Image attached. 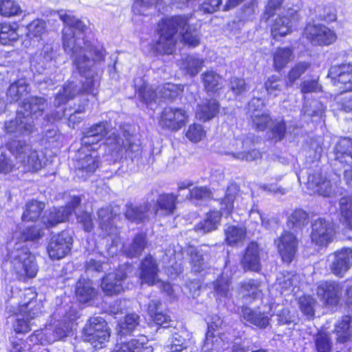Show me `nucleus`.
I'll use <instances>...</instances> for the list:
<instances>
[{"instance_id":"nucleus-1","label":"nucleus","mask_w":352,"mask_h":352,"mask_svg":"<svg viewBox=\"0 0 352 352\" xmlns=\"http://www.w3.org/2000/svg\"><path fill=\"white\" fill-rule=\"evenodd\" d=\"M60 19L65 25L63 30V45L65 51L70 54L79 74L85 78L82 81V91L92 93L98 84L97 76L92 69L94 62L102 59V51L94 47L83 38L86 25L71 13L58 12Z\"/></svg>"},{"instance_id":"nucleus-2","label":"nucleus","mask_w":352,"mask_h":352,"mask_svg":"<svg viewBox=\"0 0 352 352\" xmlns=\"http://www.w3.org/2000/svg\"><path fill=\"white\" fill-rule=\"evenodd\" d=\"M188 18L177 16L162 20L159 23L160 38L155 44V50L160 54H172L174 51L179 30L182 41L190 47H195L200 43L198 30L192 29L188 25Z\"/></svg>"},{"instance_id":"nucleus-3","label":"nucleus","mask_w":352,"mask_h":352,"mask_svg":"<svg viewBox=\"0 0 352 352\" xmlns=\"http://www.w3.org/2000/svg\"><path fill=\"white\" fill-rule=\"evenodd\" d=\"M8 148L14 156L16 164L13 162L4 154L0 155V173H7L17 166L23 167L27 171H38L43 167L42 160L38 153L32 146L25 142L16 141L10 143Z\"/></svg>"},{"instance_id":"nucleus-4","label":"nucleus","mask_w":352,"mask_h":352,"mask_svg":"<svg viewBox=\"0 0 352 352\" xmlns=\"http://www.w3.org/2000/svg\"><path fill=\"white\" fill-rule=\"evenodd\" d=\"M133 134L130 125H123L119 133L113 132L106 140V144L113 151L119 153L124 149L126 152L139 153L141 151L140 144Z\"/></svg>"},{"instance_id":"nucleus-5","label":"nucleus","mask_w":352,"mask_h":352,"mask_svg":"<svg viewBox=\"0 0 352 352\" xmlns=\"http://www.w3.org/2000/svg\"><path fill=\"white\" fill-rule=\"evenodd\" d=\"M11 263L20 278H33L37 273L34 256L26 247L17 248L10 253Z\"/></svg>"},{"instance_id":"nucleus-6","label":"nucleus","mask_w":352,"mask_h":352,"mask_svg":"<svg viewBox=\"0 0 352 352\" xmlns=\"http://www.w3.org/2000/svg\"><path fill=\"white\" fill-rule=\"evenodd\" d=\"M88 147L83 146L78 151L74 164L76 175L82 179L93 174L100 164L98 152L94 148L89 150Z\"/></svg>"},{"instance_id":"nucleus-7","label":"nucleus","mask_w":352,"mask_h":352,"mask_svg":"<svg viewBox=\"0 0 352 352\" xmlns=\"http://www.w3.org/2000/svg\"><path fill=\"white\" fill-rule=\"evenodd\" d=\"M189 115L183 108L166 107L162 111L159 124L170 131H177L188 122Z\"/></svg>"},{"instance_id":"nucleus-8","label":"nucleus","mask_w":352,"mask_h":352,"mask_svg":"<svg viewBox=\"0 0 352 352\" xmlns=\"http://www.w3.org/2000/svg\"><path fill=\"white\" fill-rule=\"evenodd\" d=\"M297 10L289 8L283 10L276 19L271 28V33L274 38L283 37L292 32V28L298 21Z\"/></svg>"},{"instance_id":"nucleus-9","label":"nucleus","mask_w":352,"mask_h":352,"mask_svg":"<svg viewBox=\"0 0 352 352\" xmlns=\"http://www.w3.org/2000/svg\"><path fill=\"white\" fill-rule=\"evenodd\" d=\"M79 197H74L65 207L54 208L42 217V223L47 228H52L67 221L74 209L80 204Z\"/></svg>"},{"instance_id":"nucleus-10","label":"nucleus","mask_w":352,"mask_h":352,"mask_svg":"<svg viewBox=\"0 0 352 352\" xmlns=\"http://www.w3.org/2000/svg\"><path fill=\"white\" fill-rule=\"evenodd\" d=\"M304 34L312 44L317 45H329L337 38L333 30L321 24H307Z\"/></svg>"},{"instance_id":"nucleus-11","label":"nucleus","mask_w":352,"mask_h":352,"mask_svg":"<svg viewBox=\"0 0 352 352\" xmlns=\"http://www.w3.org/2000/svg\"><path fill=\"white\" fill-rule=\"evenodd\" d=\"M34 128V124L28 117H25L22 110H19L16 118L5 122L3 125L4 132L14 138L30 135L33 132Z\"/></svg>"},{"instance_id":"nucleus-12","label":"nucleus","mask_w":352,"mask_h":352,"mask_svg":"<svg viewBox=\"0 0 352 352\" xmlns=\"http://www.w3.org/2000/svg\"><path fill=\"white\" fill-rule=\"evenodd\" d=\"M335 235L334 225L331 221L322 218L316 219L312 223L311 241L318 246H324L330 243Z\"/></svg>"},{"instance_id":"nucleus-13","label":"nucleus","mask_w":352,"mask_h":352,"mask_svg":"<svg viewBox=\"0 0 352 352\" xmlns=\"http://www.w3.org/2000/svg\"><path fill=\"white\" fill-rule=\"evenodd\" d=\"M72 245V238L68 232H62L54 235L48 243V255L53 260H60L69 254Z\"/></svg>"},{"instance_id":"nucleus-14","label":"nucleus","mask_w":352,"mask_h":352,"mask_svg":"<svg viewBox=\"0 0 352 352\" xmlns=\"http://www.w3.org/2000/svg\"><path fill=\"white\" fill-rule=\"evenodd\" d=\"M333 84L343 91H352V65H333L329 71Z\"/></svg>"},{"instance_id":"nucleus-15","label":"nucleus","mask_w":352,"mask_h":352,"mask_svg":"<svg viewBox=\"0 0 352 352\" xmlns=\"http://www.w3.org/2000/svg\"><path fill=\"white\" fill-rule=\"evenodd\" d=\"M274 243L284 262L291 263L297 252L298 241L290 232L285 231Z\"/></svg>"},{"instance_id":"nucleus-16","label":"nucleus","mask_w":352,"mask_h":352,"mask_svg":"<svg viewBox=\"0 0 352 352\" xmlns=\"http://www.w3.org/2000/svg\"><path fill=\"white\" fill-rule=\"evenodd\" d=\"M331 272L336 276H343L352 264V250L342 248L329 256Z\"/></svg>"},{"instance_id":"nucleus-17","label":"nucleus","mask_w":352,"mask_h":352,"mask_svg":"<svg viewBox=\"0 0 352 352\" xmlns=\"http://www.w3.org/2000/svg\"><path fill=\"white\" fill-rule=\"evenodd\" d=\"M126 278V274L124 270L120 268L103 278L101 288L106 295H117L124 290V282Z\"/></svg>"},{"instance_id":"nucleus-18","label":"nucleus","mask_w":352,"mask_h":352,"mask_svg":"<svg viewBox=\"0 0 352 352\" xmlns=\"http://www.w3.org/2000/svg\"><path fill=\"white\" fill-rule=\"evenodd\" d=\"M307 188L314 193L323 197H330L334 193L331 182L320 173L309 174Z\"/></svg>"},{"instance_id":"nucleus-19","label":"nucleus","mask_w":352,"mask_h":352,"mask_svg":"<svg viewBox=\"0 0 352 352\" xmlns=\"http://www.w3.org/2000/svg\"><path fill=\"white\" fill-rule=\"evenodd\" d=\"M261 249L255 242L250 243L241 259V265L245 270L258 272L261 270Z\"/></svg>"},{"instance_id":"nucleus-20","label":"nucleus","mask_w":352,"mask_h":352,"mask_svg":"<svg viewBox=\"0 0 352 352\" xmlns=\"http://www.w3.org/2000/svg\"><path fill=\"white\" fill-rule=\"evenodd\" d=\"M99 226L104 234L113 237V243L117 245L116 237L118 234V230L113 223V219L116 218V214L110 208H101L98 212Z\"/></svg>"},{"instance_id":"nucleus-21","label":"nucleus","mask_w":352,"mask_h":352,"mask_svg":"<svg viewBox=\"0 0 352 352\" xmlns=\"http://www.w3.org/2000/svg\"><path fill=\"white\" fill-rule=\"evenodd\" d=\"M47 107V100L42 97L34 96L25 99L21 106L25 117H28L33 124V119L42 116Z\"/></svg>"},{"instance_id":"nucleus-22","label":"nucleus","mask_w":352,"mask_h":352,"mask_svg":"<svg viewBox=\"0 0 352 352\" xmlns=\"http://www.w3.org/2000/svg\"><path fill=\"white\" fill-rule=\"evenodd\" d=\"M317 294L327 305H336L342 295V287L336 282H326L317 288Z\"/></svg>"},{"instance_id":"nucleus-23","label":"nucleus","mask_w":352,"mask_h":352,"mask_svg":"<svg viewBox=\"0 0 352 352\" xmlns=\"http://www.w3.org/2000/svg\"><path fill=\"white\" fill-rule=\"evenodd\" d=\"M109 132V124L106 122H101L92 125L85 130L81 139L82 146H91L98 144L103 140Z\"/></svg>"},{"instance_id":"nucleus-24","label":"nucleus","mask_w":352,"mask_h":352,"mask_svg":"<svg viewBox=\"0 0 352 352\" xmlns=\"http://www.w3.org/2000/svg\"><path fill=\"white\" fill-rule=\"evenodd\" d=\"M140 280L141 284L153 285L159 281L158 265L151 256H146L141 263Z\"/></svg>"},{"instance_id":"nucleus-25","label":"nucleus","mask_w":352,"mask_h":352,"mask_svg":"<svg viewBox=\"0 0 352 352\" xmlns=\"http://www.w3.org/2000/svg\"><path fill=\"white\" fill-rule=\"evenodd\" d=\"M219 111V104L214 99L202 100L197 106L196 118L203 122L208 121L214 118Z\"/></svg>"},{"instance_id":"nucleus-26","label":"nucleus","mask_w":352,"mask_h":352,"mask_svg":"<svg viewBox=\"0 0 352 352\" xmlns=\"http://www.w3.org/2000/svg\"><path fill=\"white\" fill-rule=\"evenodd\" d=\"M204 58L197 54L187 55L180 60V69L191 77L195 76L202 69Z\"/></svg>"},{"instance_id":"nucleus-27","label":"nucleus","mask_w":352,"mask_h":352,"mask_svg":"<svg viewBox=\"0 0 352 352\" xmlns=\"http://www.w3.org/2000/svg\"><path fill=\"white\" fill-rule=\"evenodd\" d=\"M336 159L342 164H352V139L342 138L337 143L335 149Z\"/></svg>"},{"instance_id":"nucleus-28","label":"nucleus","mask_w":352,"mask_h":352,"mask_svg":"<svg viewBox=\"0 0 352 352\" xmlns=\"http://www.w3.org/2000/svg\"><path fill=\"white\" fill-rule=\"evenodd\" d=\"M232 146L234 147L227 153L234 159L238 160L254 161L261 157V153L256 149H252L248 152L241 151L244 148V143L241 140H235Z\"/></svg>"},{"instance_id":"nucleus-29","label":"nucleus","mask_w":352,"mask_h":352,"mask_svg":"<svg viewBox=\"0 0 352 352\" xmlns=\"http://www.w3.org/2000/svg\"><path fill=\"white\" fill-rule=\"evenodd\" d=\"M294 58V51L288 47H277L273 53V65L274 69L279 72Z\"/></svg>"},{"instance_id":"nucleus-30","label":"nucleus","mask_w":352,"mask_h":352,"mask_svg":"<svg viewBox=\"0 0 352 352\" xmlns=\"http://www.w3.org/2000/svg\"><path fill=\"white\" fill-rule=\"evenodd\" d=\"M146 338L140 336L128 342H121L116 345L113 352H148V349L144 347Z\"/></svg>"},{"instance_id":"nucleus-31","label":"nucleus","mask_w":352,"mask_h":352,"mask_svg":"<svg viewBox=\"0 0 352 352\" xmlns=\"http://www.w3.org/2000/svg\"><path fill=\"white\" fill-rule=\"evenodd\" d=\"M28 87L29 85L25 79L14 81L8 89L7 100L10 103L19 101L29 93Z\"/></svg>"},{"instance_id":"nucleus-32","label":"nucleus","mask_w":352,"mask_h":352,"mask_svg":"<svg viewBox=\"0 0 352 352\" xmlns=\"http://www.w3.org/2000/svg\"><path fill=\"white\" fill-rule=\"evenodd\" d=\"M221 219V213L217 210L210 211L206 214L205 219L195 226L196 232L205 234L217 228Z\"/></svg>"},{"instance_id":"nucleus-33","label":"nucleus","mask_w":352,"mask_h":352,"mask_svg":"<svg viewBox=\"0 0 352 352\" xmlns=\"http://www.w3.org/2000/svg\"><path fill=\"white\" fill-rule=\"evenodd\" d=\"M243 318L259 328H265L270 323V318L265 314L245 307L242 308Z\"/></svg>"},{"instance_id":"nucleus-34","label":"nucleus","mask_w":352,"mask_h":352,"mask_svg":"<svg viewBox=\"0 0 352 352\" xmlns=\"http://www.w3.org/2000/svg\"><path fill=\"white\" fill-rule=\"evenodd\" d=\"M81 89L74 82H66L61 90L56 94L54 100L56 106H60L65 104L80 92Z\"/></svg>"},{"instance_id":"nucleus-35","label":"nucleus","mask_w":352,"mask_h":352,"mask_svg":"<svg viewBox=\"0 0 352 352\" xmlns=\"http://www.w3.org/2000/svg\"><path fill=\"white\" fill-rule=\"evenodd\" d=\"M187 253L190 256L192 270L195 272H201L208 267V263L206 261L203 250L190 246L188 248Z\"/></svg>"},{"instance_id":"nucleus-36","label":"nucleus","mask_w":352,"mask_h":352,"mask_svg":"<svg viewBox=\"0 0 352 352\" xmlns=\"http://www.w3.org/2000/svg\"><path fill=\"white\" fill-rule=\"evenodd\" d=\"M148 209L147 204L139 206L127 204L124 215L128 220L132 222H141L148 218Z\"/></svg>"},{"instance_id":"nucleus-37","label":"nucleus","mask_w":352,"mask_h":352,"mask_svg":"<svg viewBox=\"0 0 352 352\" xmlns=\"http://www.w3.org/2000/svg\"><path fill=\"white\" fill-rule=\"evenodd\" d=\"M146 243L145 235L137 234L131 244L124 245L123 252L128 257H138L145 248Z\"/></svg>"},{"instance_id":"nucleus-38","label":"nucleus","mask_w":352,"mask_h":352,"mask_svg":"<svg viewBox=\"0 0 352 352\" xmlns=\"http://www.w3.org/2000/svg\"><path fill=\"white\" fill-rule=\"evenodd\" d=\"M289 84L286 82L280 76L272 75L265 82L264 87L268 95L276 97Z\"/></svg>"},{"instance_id":"nucleus-39","label":"nucleus","mask_w":352,"mask_h":352,"mask_svg":"<svg viewBox=\"0 0 352 352\" xmlns=\"http://www.w3.org/2000/svg\"><path fill=\"white\" fill-rule=\"evenodd\" d=\"M261 282L258 280L249 279L241 283L240 292L243 297L258 298L262 293Z\"/></svg>"},{"instance_id":"nucleus-40","label":"nucleus","mask_w":352,"mask_h":352,"mask_svg":"<svg viewBox=\"0 0 352 352\" xmlns=\"http://www.w3.org/2000/svg\"><path fill=\"white\" fill-rule=\"evenodd\" d=\"M76 295L81 302H87L95 296L96 291L89 280H79L76 285Z\"/></svg>"},{"instance_id":"nucleus-41","label":"nucleus","mask_w":352,"mask_h":352,"mask_svg":"<svg viewBox=\"0 0 352 352\" xmlns=\"http://www.w3.org/2000/svg\"><path fill=\"white\" fill-rule=\"evenodd\" d=\"M339 211L344 225L352 230V197H343L340 199Z\"/></svg>"},{"instance_id":"nucleus-42","label":"nucleus","mask_w":352,"mask_h":352,"mask_svg":"<svg viewBox=\"0 0 352 352\" xmlns=\"http://www.w3.org/2000/svg\"><path fill=\"white\" fill-rule=\"evenodd\" d=\"M177 196L173 194H164L159 196L157 201V208L155 209L157 214L159 210L163 211L166 214L173 213L176 208Z\"/></svg>"},{"instance_id":"nucleus-43","label":"nucleus","mask_w":352,"mask_h":352,"mask_svg":"<svg viewBox=\"0 0 352 352\" xmlns=\"http://www.w3.org/2000/svg\"><path fill=\"white\" fill-rule=\"evenodd\" d=\"M42 307L41 301H32L30 304L19 305L16 312L33 320L41 316Z\"/></svg>"},{"instance_id":"nucleus-44","label":"nucleus","mask_w":352,"mask_h":352,"mask_svg":"<svg viewBox=\"0 0 352 352\" xmlns=\"http://www.w3.org/2000/svg\"><path fill=\"white\" fill-rule=\"evenodd\" d=\"M337 340L340 343L346 342L352 335V321L351 317L344 316L336 327Z\"/></svg>"},{"instance_id":"nucleus-45","label":"nucleus","mask_w":352,"mask_h":352,"mask_svg":"<svg viewBox=\"0 0 352 352\" xmlns=\"http://www.w3.org/2000/svg\"><path fill=\"white\" fill-rule=\"evenodd\" d=\"M228 244L234 245L242 242L246 236V229L243 226H230L225 230Z\"/></svg>"},{"instance_id":"nucleus-46","label":"nucleus","mask_w":352,"mask_h":352,"mask_svg":"<svg viewBox=\"0 0 352 352\" xmlns=\"http://www.w3.org/2000/svg\"><path fill=\"white\" fill-rule=\"evenodd\" d=\"M298 283L297 276L292 273L280 274L277 278V284L282 294L292 292Z\"/></svg>"},{"instance_id":"nucleus-47","label":"nucleus","mask_w":352,"mask_h":352,"mask_svg":"<svg viewBox=\"0 0 352 352\" xmlns=\"http://www.w3.org/2000/svg\"><path fill=\"white\" fill-rule=\"evenodd\" d=\"M107 327L106 321L101 317H92L83 329V336L85 340L94 335L95 333Z\"/></svg>"},{"instance_id":"nucleus-48","label":"nucleus","mask_w":352,"mask_h":352,"mask_svg":"<svg viewBox=\"0 0 352 352\" xmlns=\"http://www.w3.org/2000/svg\"><path fill=\"white\" fill-rule=\"evenodd\" d=\"M205 89L208 92H214L221 88V78L214 71H207L202 74Z\"/></svg>"},{"instance_id":"nucleus-49","label":"nucleus","mask_w":352,"mask_h":352,"mask_svg":"<svg viewBox=\"0 0 352 352\" xmlns=\"http://www.w3.org/2000/svg\"><path fill=\"white\" fill-rule=\"evenodd\" d=\"M75 318L76 315H73L72 316H65L62 320H58L54 322L56 327L55 333L57 340L67 337L73 327L72 321L74 320Z\"/></svg>"},{"instance_id":"nucleus-50","label":"nucleus","mask_w":352,"mask_h":352,"mask_svg":"<svg viewBox=\"0 0 352 352\" xmlns=\"http://www.w3.org/2000/svg\"><path fill=\"white\" fill-rule=\"evenodd\" d=\"M45 204L37 201H31L26 204L25 210L22 216L23 221L36 220L41 215V212L44 209Z\"/></svg>"},{"instance_id":"nucleus-51","label":"nucleus","mask_w":352,"mask_h":352,"mask_svg":"<svg viewBox=\"0 0 352 352\" xmlns=\"http://www.w3.org/2000/svg\"><path fill=\"white\" fill-rule=\"evenodd\" d=\"M138 324L139 316L135 314H128L119 322L118 333L121 336L130 334Z\"/></svg>"},{"instance_id":"nucleus-52","label":"nucleus","mask_w":352,"mask_h":352,"mask_svg":"<svg viewBox=\"0 0 352 352\" xmlns=\"http://www.w3.org/2000/svg\"><path fill=\"white\" fill-rule=\"evenodd\" d=\"M308 223V214L302 210H296L288 218L287 226L297 231Z\"/></svg>"},{"instance_id":"nucleus-53","label":"nucleus","mask_w":352,"mask_h":352,"mask_svg":"<svg viewBox=\"0 0 352 352\" xmlns=\"http://www.w3.org/2000/svg\"><path fill=\"white\" fill-rule=\"evenodd\" d=\"M159 97L165 99H173L183 91V87L180 85L166 83L157 87Z\"/></svg>"},{"instance_id":"nucleus-54","label":"nucleus","mask_w":352,"mask_h":352,"mask_svg":"<svg viewBox=\"0 0 352 352\" xmlns=\"http://www.w3.org/2000/svg\"><path fill=\"white\" fill-rule=\"evenodd\" d=\"M286 124L283 120H276L272 122V126L268 131L269 138L274 142L281 141L285 136Z\"/></svg>"},{"instance_id":"nucleus-55","label":"nucleus","mask_w":352,"mask_h":352,"mask_svg":"<svg viewBox=\"0 0 352 352\" xmlns=\"http://www.w3.org/2000/svg\"><path fill=\"white\" fill-rule=\"evenodd\" d=\"M138 97L148 106L155 102L160 98L158 91H156L152 86L148 85H143L138 89Z\"/></svg>"},{"instance_id":"nucleus-56","label":"nucleus","mask_w":352,"mask_h":352,"mask_svg":"<svg viewBox=\"0 0 352 352\" xmlns=\"http://www.w3.org/2000/svg\"><path fill=\"white\" fill-rule=\"evenodd\" d=\"M19 38V34L11 25L3 24L0 29V42L2 45H12Z\"/></svg>"},{"instance_id":"nucleus-57","label":"nucleus","mask_w":352,"mask_h":352,"mask_svg":"<svg viewBox=\"0 0 352 352\" xmlns=\"http://www.w3.org/2000/svg\"><path fill=\"white\" fill-rule=\"evenodd\" d=\"M186 349V342L182 336L175 333L164 347V352H182Z\"/></svg>"},{"instance_id":"nucleus-58","label":"nucleus","mask_w":352,"mask_h":352,"mask_svg":"<svg viewBox=\"0 0 352 352\" xmlns=\"http://www.w3.org/2000/svg\"><path fill=\"white\" fill-rule=\"evenodd\" d=\"M300 311L308 319H311L314 316L315 300L310 296H302L298 299Z\"/></svg>"},{"instance_id":"nucleus-59","label":"nucleus","mask_w":352,"mask_h":352,"mask_svg":"<svg viewBox=\"0 0 352 352\" xmlns=\"http://www.w3.org/2000/svg\"><path fill=\"white\" fill-rule=\"evenodd\" d=\"M315 349L316 352H331L332 342L328 334L322 332L318 333L314 338Z\"/></svg>"},{"instance_id":"nucleus-60","label":"nucleus","mask_w":352,"mask_h":352,"mask_svg":"<svg viewBox=\"0 0 352 352\" xmlns=\"http://www.w3.org/2000/svg\"><path fill=\"white\" fill-rule=\"evenodd\" d=\"M16 320L13 324V329L17 333H25L30 331L31 327L34 324L32 320L21 316L18 312L15 313Z\"/></svg>"},{"instance_id":"nucleus-61","label":"nucleus","mask_w":352,"mask_h":352,"mask_svg":"<svg viewBox=\"0 0 352 352\" xmlns=\"http://www.w3.org/2000/svg\"><path fill=\"white\" fill-rule=\"evenodd\" d=\"M46 26L41 19H36L27 25V36L30 38H41L45 32Z\"/></svg>"},{"instance_id":"nucleus-62","label":"nucleus","mask_w":352,"mask_h":352,"mask_svg":"<svg viewBox=\"0 0 352 352\" xmlns=\"http://www.w3.org/2000/svg\"><path fill=\"white\" fill-rule=\"evenodd\" d=\"M252 126L258 131H264L268 124L272 122L267 113H252L251 115Z\"/></svg>"},{"instance_id":"nucleus-63","label":"nucleus","mask_w":352,"mask_h":352,"mask_svg":"<svg viewBox=\"0 0 352 352\" xmlns=\"http://www.w3.org/2000/svg\"><path fill=\"white\" fill-rule=\"evenodd\" d=\"M110 337L109 329L108 327L97 331L93 336L89 337L87 342H90L94 347L102 348V344L109 341Z\"/></svg>"},{"instance_id":"nucleus-64","label":"nucleus","mask_w":352,"mask_h":352,"mask_svg":"<svg viewBox=\"0 0 352 352\" xmlns=\"http://www.w3.org/2000/svg\"><path fill=\"white\" fill-rule=\"evenodd\" d=\"M206 135L203 126L200 124H190L186 133V138L192 142H198Z\"/></svg>"}]
</instances>
